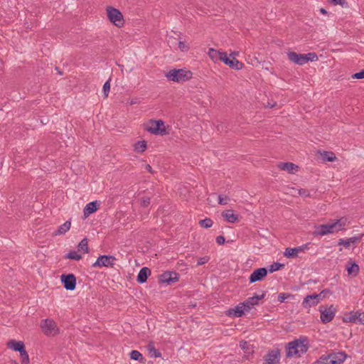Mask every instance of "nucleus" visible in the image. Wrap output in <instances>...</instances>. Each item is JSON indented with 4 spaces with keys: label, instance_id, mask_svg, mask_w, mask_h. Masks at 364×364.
<instances>
[{
    "label": "nucleus",
    "instance_id": "9",
    "mask_svg": "<svg viewBox=\"0 0 364 364\" xmlns=\"http://www.w3.org/2000/svg\"><path fill=\"white\" fill-rule=\"evenodd\" d=\"M115 257L112 255H100L98 257L95 263L92 264V267H113L114 265Z\"/></svg>",
    "mask_w": 364,
    "mask_h": 364
},
{
    "label": "nucleus",
    "instance_id": "47",
    "mask_svg": "<svg viewBox=\"0 0 364 364\" xmlns=\"http://www.w3.org/2000/svg\"><path fill=\"white\" fill-rule=\"evenodd\" d=\"M267 358L266 359L268 364H273V350L269 351L267 355Z\"/></svg>",
    "mask_w": 364,
    "mask_h": 364
},
{
    "label": "nucleus",
    "instance_id": "33",
    "mask_svg": "<svg viewBox=\"0 0 364 364\" xmlns=\"http://www.w3.org/2000/svg\"><path fill=\"white\" fill-rule=\"evenodd\" d=\"M78 249L83 251L85 253L89 252L88 242L87 238L82 239L77 245Z\"/></svg>",
    "mask_w": 364,
    "mask_h": 364
},
{
    "label": "nucleus",
    "instance_id": "7",
    "mask_svg": "<svg viewBox=\"0 0 364 364\" xmlns=\"http://www.w3.org/2000/svg\"><path fill=\"white\" fill-rule=\"evenodd\" d=\"M319 311L321 313V320L323 323H327L331 321L336 314V309L333 305H331L329 307L321 306L319 307Z\"/></svg>",
    "mask_w": 364,
    "mask_h": 364
},
{
    "label": "nucleus",
    "instance_id": "30",
    "mask_svg": "<svg viewBox=\"0 0 364 364\" xmlns=\"http://www.w3.org/2000/svg\"><path fill=\"white\" fill-rule=\"evenodd\" d=\"M358 314V311H351L349 313L348 315L346 316L343 318L344 322H350V323H358V318L357 314Z\"/></svg>",
    "mask_w": 364,
    "mask_h": 364
},
{
    "label": "nucleus",
    "instance_id": "55",
    "mask_svg": "<svg viewBox=\"0 0 364 364\" xmlns=\"http://www.w3.org/2000/svg\"><path fill=\"white\" fill-rule=\"evenodd\" d=\"M145 169L151 173H154V171L152 170V168L149 164L145 165Z\"/></svg>",
    "mask_w": 364,
    "mask_h": 364
},
{
    "label": "nucleus",
    "instance_id": "54",
    "mask_svg": "<svg viewBox=\"0 0 364 364\" xmlns=\"http://www.w3.org/2000/svg\"><path fill=\"white\" fill-rule=\"evenodd\" d=\"M257 271H259V272H264V277H265L268 273V271H267V268H264V267H261V268H258V269H256Z\"/></svg>",
    "mask_w": 364,
    "mask_h": 364
},
{
    "label": "nucleus",
    "instance_id": "31",
    "mask_svg": "<svg viewBox=\"0 0 364 364\" xmlns=\"http://www.w3.org/2000/svg\"><path fill=\"white\" fill-rule=\"evenodd\" d=\"M129 355H130V358L132 360H137L141 363H144V357L139 351L133 350L130 352Z\"/></svg>",
    "mask_w": 364,
    "mask_h": 364
},
{
    "label": "nucleus",
    "instance_id": "11",
    "mask_svg": "<svg viewBox=\"0 0 364 364\" xmlns=\"http://www.w3.org/2000/svg\"><path fill=\"white\" fill-rule=\"evenodd\" d=\"M61 282L66 290L73 291L76 287V277L73 274H62Z\"/></svg>",
    "mask_w": 364,
    "mask_h": 364
},
{
    "label": "nucleus",
    "instance_id": "3",
    "mask_svg": "<svg viewBox=\"0 0 364 364\" xmlns=\"http://www.w3.org/2000/svg\"><path fill=\"white\" fill-rule=\"evenodd\" d=\"M192 73L186 69H173L166 73L165 76L170 81L183 83L192 77Z\"/></svg>",
    "mask_w": 364,
    "mask_h": 364
},
{
    "label": "nucleus",
    "instance_id": "24",
    "mask_svg": "<svg viewBox=\"0 0 364 364\" xmlns=\"http://www.w3.org/2000/svg\"><path fill=\"white\" fill-rule=\"evenodd\" d=\"M225 52L217 50L214 48H209L208 55L214 61H221Z\"/></svg>",
    "mask_w": 364,
    "mask_h": 364
},
{
    "label": "nucleus",
    "instance_id": "58",
    "mask_svg": "<svg viewBox=\"0 0 364 364\" xmlns=\"http://www.w3.org/2000/svg\"><path fill=\"white\" fill-rule=\"evenodd\" d=\"M273 269H274L273 264H272L269 265L267 271H268L269 273H273Z\"/></svg>",
    "mask_w": 364,
    "mask_h": 364
},
{
    "label": "nucleus",
    "instance_id": "26",
    "mask_svg": "<svg viewBox=\"0 0 364 364\" xmlns=\"http://www.w3.org/2000/svg\"><path fill=\"white\" fill-rule=\"evenodd\" d=\"M264 272H259V271L255 269L249 277L250 282L254 283L258 281H261L264 278Z\"/></svg>",
    "mask_w": 364,
    "mask_h": 364
},
{
    "label": "nucleus",
    "instance_id": "42",
    "mask_svg": "<svg viewBox=\"0 0 364 364\" xmlns=\"http://www.w3.org/2000/svg\"><path fill=\"white\" fill-rule=\"evenodd\" d=\"M305 55H307L306 56V58H307V63L309 61H314L318 59L317 55L314 53H309L307 54H305Z\"/></svg>",
    "mask_w": 364,
    "mask_h": 364
},
{
    "label": "nucleus",
    "instance_id": "36",
    "mask_svg": "<svg viewBox=\"0 0 364 364\" xmlns=\"http://www.w3.org/2000/svg\"><path fill=\"white\" fill-rule=\"evenodd\" d=\"M109 90H110V79H109L108 80H107L105 82L103 87H102V91H103L104 96L105 98L108 97Z\"/></svg>",
    "mask_w": 364,
    "mask_h": 364
},
{
    "label": "nucleus",
    "instance_id": "56",
    "mask_svg": "<svg viewBox=\"0 0 364 364\" xmlns=\"http://www.w3.org/2000/svg\"><path fill=\"white\" fill-rule=\"evenodd\" d=\"M279 354H280L279 350H274V363H276V359L279 355Z\"/></svg>",
    "mask_w": 364,
    "mask_h": 364
},
{
    "label": "nucleus",
    "instance_id": "46",
    "mask_svg": "<svg viewBox=\"0 0 364 364\" xmlns=\"http://www.w3.org/2000/svg\"><path fill=\"white\" fill-rule=\"evenodd\" d=\"M353 79H363L364 78V70L360 72L356 73L352 75Z\"/></svg>",
    "mask_w": 364,
    "mask_h": 364
},
{
    "label": "nucleus",
    "instance_id": "12",
    "mask_svg": "<svg viewBox=\"0 0 364 364\" xmlns=\"http://www.w3.org/2000/svg\"><path fill=\"white\" fill-rule=\"evenodd\" d=\"M232 54L228 56L227 53H225L222 58L221 62H223L226 65H228L230 68L239 70L243 67V63L237 60L235 57H232Z\"/></svg>",
    "mask_w": 364,
    "mask_h": 364
},
{
    "label": "nucleus",
    "instance_id": "4",
    "mask_svg": "<svg viewBox=\"0 0 364 364\" xmlns=\"http://www.w3.org/2000/svg\"><path fill=\"white\" fill-rule=\"evenodd\" d=\"M108 19L116 26L120 28L124 23V18L121 11L112 6H107V8Z\"/></svg>",
    "mask_w": 364,
    "mask_h": 364
},
{
    "label": "nucleus",
    "instance_id": "59",
    "mask_svg": "<svg viewBox=\"0 0 364 364\" xmlns=\"http://www.w3.org/2000/svg\"><path fill=\"white\" fill-rule=\"evenodd\" d=\"M320 11H321L322 14H326V11L324 9H321Z\"/></svg>",
    "mask_w": 364,
    "mask_h": 364
},
{
    "label": "nucleus",
    "instance_id": "50",
    "mask_svg": "<svg viewBox=\"0 0 364 364\" xmlns=\"http://www.w3.org/2000/svg\"><path fill=\"white\" fill-rule=\"evenodd\" d=\"M338 245H343L346 247H348L350 246V242L348 239L347 240L340 239L338 240Z\"/></svg>",
    "mask_w": 364,
    "mask_h": 364
},
{
    "label": "nucleus",
    "instance_id": "14",
    "mask_svg": "<svg viewBox=\"0 0 364 364\" xmlns=\"http://www.w3.org/2000/svg\"><path fill=\"white\" fill-rule=\"evenodd\" d=\"M100 205V202L97 200L92 201L87 203L83 209V214L85 218H87L96 212L98 210Z\"/></svg>",
    "mask_w": 364,
    "mask_h": 364
},
{
    "label": "nucleus",
    "instance_id": "2",
    "mask_svg": "<svg viewBox=\"0 0 364 364\" xmlns=\"http://www.w3.org/2000/svg\"><path fill=\"white\" fill-rule=\"evenodd\" d=\"M347 224V218H341L338 220H333L326 224L318 225L316 228V233L319 235H325L333 233L345 228Z\"/></svg>",
    "mask_w": 364,
    "mask_h": 364
},
{
    "label": "nucleus",
    "instance_id": "51",
    "mask_svg": "<svg viewBox=\"0 0 364 364\" xmlns=\"http://www.w3.org/2000/svg\"><path fill=\"white\" fill-rule=\"evenodd\" d=\"M299 193L300 196H310L309 191L306 189L299 190Z\"/></svg>",
    "mask_w": 364,
    "mask_h": 364
},
{
    "label": "nucleus",
    "instance_id": "49",
    "mask_svg": "<svg viewBox=\"0 0 364 364\" xmlns=\"http://www.w3.org/2000/svg\"><path fill=\"white\" fill-rule=\"evenodd\" d=\"M215 240L219 245H224L225 242V239L223 235L217 236Z\"/></svg>",
    "mask_w": 364,
    "mask_h": 364
},
{
    "label": "nucleus",
    "instance_id": "37",
    "mask_svg": "<svg viewBox=\"0 0 364 364\" xmlns=\"http://www.w3.org/2000/svg\"><path fill=\"white\" fill-rule=\"evenodd\" d=\"M20 356L21 358V364L30 363L29 356L26 350L20 353Z\"/></svg>",
    "mask_w": 364,
    "mask_h": 364
},
{
    "label": "nucleus",
    "instance_id": "43",
    "mask_svg": "<svg viewBox=\"0 0 364 364\" xmlns=\"http://www.w3.org/2000/svg\"><path fill=\"white\" fill-rule=\"evenodd\" d=\"M178 48L181 51H188L189 50V46L185 42L179 41L178 42Z\"/></svg>",
    "mask_w": 364,
    "mask_h": 364
},
{
    "label": "nucleus",
    "instance_id": "1",
    "mask_svg": "<svg viewBox=\"0 0 364 364\" xmlns=\"http://www.w3.org/2000/svg\"><path fill=\"white\" fill-rule=\"evenodd\" d=\"M309 349V341L306 337H300L288 343L287 348V357H300L307 352Z\"/></svg>",
    "mask_w": 364,
    "mask_h": 364
},
{
    "label": "nucleus",
    "instance_id": "53",
    "mask_svg": "<svg viewBox=\"0 0 364 364\" xmlns=\"http://www.w3.org/2000/svg\"><path fill=\"white\" fill-rule=\"evenodd\" d=\"M274 272L279 270L282 267H284L283 264H280L279 262H274Z\"/></svg>",
    "mask_w": 364,
    "mask_h": 364
},
{
    "label": "nucleus",
    "instance_id": "34",
    "mask_svg": "<svg viewBox=\"0 0 364 364\" xmlns=\"http://www.w3.org/2000/svg\"><path fill=\"white\" fill-rule=\"evenodd\" d=\"M198 224L204 228H209L213 226V222L210 218H205L203 220H200Z\"/></svg>",
    "mask_w": 364,
    "mask_h": 364
},
{
    "label": "nucleus",
    "instance_id": "38",
    "mask_svg": "<svg viewBox=\"0 0 364 364\" xmlns=\"http://www.w3.org/2000/svg\"><path fill=\"white\" fill-rule=\"evenodd\" d=\"M330 361L331 360L328 355H323L318 360H316L314 364H332Z\"/></svg>",
    "mask_w": 364,
    "mask_h": 364
},
{
    "label": "nucleus",
    "instance_id": "20",
    "mask_svg": "<svg viewBox=\"0 0 364 364\" xmlns=\"http://www.w3.org/2000/svg\"><path fill=\"white\" fill-rule=\"evenodd\" d=\"M222 217L230 223H234L239 220L238 215L234 213L232 210H224L221 213Z\"/></svg>",
    "mask_w": 364,
    "mask_h": 364
},
{
    "label": "nucleus",
    "instance_id": "40",
    "mask_svg": "<svg viewBox=\"0 0 364 364\" xmlns=\"http://www.w3.org/2000/svg\"><path fill=\"white\" fill-rule=\"evenodd\" d=\"M151 202V198L148 196H144L140 199V205L141 207H147Z\"/></svg>",
    "mask_w": 364,
    "mask_h": 364
},
{
    "label": "nucleus",
    "instance_id": "15",
    "mask_svg": "<svg viewBox=\"0 0 364 364\" xmlns=\"http://www.w3.org/2000/svg\"><path fill=\"white\" fill-rule=\"evenodd\" d=\"M307 247L306 245H302L300 247H296L294 248H286L285 252H284V255L285 257L288 258H294L299 256V254L304 252V249H306Z\"/></svg>",
    "mask_w": 364,
    "mask_h": 364
},
{
    "label": "nucleus",
    "instance_id": "61",
    "mask_svg": "<svg viewBox=\"0 0 364 364\" xmlns=\"http://www.w3.org/2000/svg\"><path fill=\"white\" fill-rule=\"evenodd\" d=\"M13 363H14V364H19V363H17L16 360H14V361H13Z\"/></svg>",
    "mask_w": 364,
    "mask_h": 364
},
{
    "label": "nucleus",
    "instance_id": "8",
    "mask_svg": "<svg viewBox=\"0 0 364 364\" xmlns=\"http://www.w3.org/2000/svg\"><path fill=\"white\" fill-rule=\"evenodd\" d=\"M151 126L146 128V130L153 134L164 136L167 134L164 127V122L161 120H151Z\"/></svg>",
    "mask_w": 364,
    "mask_h": 364
},
{
    "label": "nucleus",
    "instance_id": "22",
    "mask_svg": "<svg viewBox=\"0 0 364 364\" xmlns=\"http://www.w3.org/2000/svg\"><path fill=\"white\" fill-rule=\"evenodd\" d=\"M278 168L281 170L287 171L289 173H294L299 170V166L291 162L279 163Z\"/></svg>",
    "mask_w": 364,
    "mask_h": 364
},
{
    "label": "nucleus",
    "instance_id": "52",
    "mask_svg": "<svg viewBox=\"0 0 364 364\" xmlns=\"http://www.w3.org/2000/svg\"><path fill=\"white\" fill-rule=\"evenodd\" d=\"M331 1L335 4H339L342 6H344L345 4H346V0H331Z\"/></svg>",
    "mask_w": 364,
    "mask_h": 364
},
{
    "label": "nucleus",
    "instance_id": "32",
    "mask_svg": "<svg viewBox=\"0 0 364 364\" xmlns=\"http://www.w3.org/2000/svg\"><path fill=\"white\" fill-rule=\"evenodd\" d=\"M239 346L245 350L247 353H250L253 352L252 346L245 341H241L240 342Z\"/></svg>",
    "mask_w": 364,
    "mask_h": 364
},
{
    "label": "nucleus",
    "instance_id": "25",
    "mask_svg": "<svg viewBox=\"0 0 364 364\" xmlns=\"http://www.w3.org/2000/svg\"><path fill=\"white\" fill-rule=\"evenodd\" d=\"M71 227V223L70 221L65 222L63 225H60L58 230L54 232L55 235H61L65 234Z\"/></svg>",
    "mask_w": 364,
    "mask_h": 364
},
{
    "label": "nucleus",
    "instance_id": "6",
    "mask_svg": "<svg viewBox=\"0 0 364 364\" xmlns=\"http://www.w3.org/2000/svg\"><path fill=\"white\" fill-rule=\"evenodd\" d=\"M41 327L46 336H55L59 332L55 322L51 319L47 318L42 320Z\"/></svg>",
    "mask_w": 364,
    "mask_h": 364
},
{
    "label": "nucleus",
    "instance_id": "18",
    "mask_svg": "<svg viewBox=\"0 0 364 364\" xmlns=\"http://www.w3.org/2000/svg\"><path fill=\"white\" fill-rule=\"evenodd\" d=\"M245 311H246L245 308L242 305L240 304L234 309H230L226 311L225 314L232 318L241 317L244 314Z\"/></svg>",
    "mask_w": 364,
    "mask_h": 364
},
{
    "label": "nucleus",
    "instance_id": "19",
    "mask_svg": "<svg viewBox=\"0 0 364 364\" xmlns=\"http://www.w3.org/2000/svg\"><path fill=\"white\" fill-rule=\"evenodd\" d=\"M328 356L331 360L330 362H331L332 364H341L345 360L346 354L343 352H338L331 353L328 355Z\"/></svg>",
    "mask_w": 364,
    "mask_h": 364
},
{
    "label": "nucleus",
    "instance_id": "45",
    "mask_svg": "<svg viewBox=\"0 0 364 364\" xmlns=\"http://www.w3.org/2000/svg\"><path fill=\"white\" fill-rule=\"evenodd\" d=\"M208 260H209L208 257H200L197 261V265H198V266L203 265V264L207 263L208 262Z\"/></svg>",
    "mask_w": 364,
    "mask_h": 364
},
{
    "label": "nucleus",
    "instance_id": "39",
    "mask_svg": "<svg viewBox=\"0 0 364 364\" xmlns=\"http://www.w3.org/2000/svg\"><path fill=\"white\" fill-rule=\"evenodd\" d=\"M294 295L289 294V293H281L278 296V301L280 303H282L285 301V299L289 298H293Z\"/></svg>",
    "mask_w": 364,
    "mask_h": 364
},
{
    "label": "nucleus",
    "instance_id": "44",
    "mask_svg": "<svg viewBox=\"0 0 364 364\" xmlns=\"http://www.w3.org/2000/svg\"><path fill=\"white\" fill-rule=\"evenodd\" d=\"M228 200L229 198L228 196H225L224 198L220 195L218 196V203L220 205H226Z\"/></svg>",
    "mask_w": 364,
    "mask_h": 364
},
{
    "label": "nucleus",
    "instance_id": "23",
    "mask_svg": "<svg viewBox=\"0 0 364 364\" xmlns=\"http://www.w3.org/2000/svg\"><path fill=\"white\" fill-rule=\"evenodd\" d=\"M348 274L350 276L355 277L359 273V266L351 259H350L346 264Z\"/></svg>",
    "mask_w": 364,
    "mask_h": 364
},
{
    "label": "nucleus",
    "instance_id": "17",
    "mask_svg": "<svg viewBox=\"0 0 364 364\" xmlns=\"http://www.w3.org/2000/svg\"><path fill=\"white\" fill-rule=\"evenodd\" d=\"M6 346L9 348L18 352L19 354L26 350L23 342L20 341H16L15 340H10L7 342Z\"/></svg>",
    "mask_w": 364,
    "mask_h": 364
},
{
    "label": "nucleus",
    "instance_id": "5",
    "mask_svg": "<svg viewBox=\"0 0 364 364\" xmlns=\"http://www.w3.org/2000/svg\"><path fill=\"white\" fill-rule=\"evenodd\" d=\"M328 292V290L324 289L320 294L307 295L302 302L303 307L310 309L311 306L317 305L325 297V294Z\"/></svg>",
    "mask_w": 364,
    "mask_h": 364
},
{
    "label": "nucleus",
    "instance_id": "21",
    "mask_svg": "<svg viewBox=\"0 0 364 364\" xmlns=\"http://www.w3.org/2000/svg\"><path fill=\"white\" fill-rule=\"evenodd\" d=\"M151 274V270L148 267H143L139 270L136 277V281L139 284H144L146 282L149 276Z\"/></svg>",
    "mask_w": 364,
    "mask_h": 364
},
{
    "label": "nucleus",
    "instance_id": "16",
    "mask_svg": "<svg viewBox=\"0 0 364 364\" xmlns=\"http://www.w3.org/2000/svg\"><path fill=\"white\" fill-rule=\"evenodd\" d=\"M264 297V294H262V295H255L252 297L248 298L246 301H245L243 303L240 304L242 305L246 311H250V309L254 306L258 304V301L263 299Z\"/></svg>",
    "mask_w": 364,
    "mask_h": 364
},
{
    "label": "nucleus",
    "instance_id": "35",
    "mask_svg": "<svg viewBox=\"0 0 364 364\" xmlns=\"http://www.w3.org/2000/svg\"><path fill=\"white\" fill-rule=\"evenodd\" d=\"M65 258L78 261L82 258V256L75 251H70L65 255Z\"/></svg>",
    "mask_w": 364,
    "mask_h": 364
},
{
    "label": "nucleus",
    "instance_id": "57",
    "mask_svg": "<svg viewBox=\"0 0 364 364\" xmlns=\"http://www.w3.org/2000/svg\"><path fill=\"white\" fill-rule=\"evenodd\" d=\"M138 102V99L137 98H135V99H132L130 102H129V105H133L134 104H136Z\"/></svg>",
    "mask_w": 364,
    "mask_h": 364
},
{
    "label": "nucleus",
    "instance_id": "13",
    "mask_svg": "<svg viewBox=\"0 0 364 364\" xmlns=\"http://www.w3.org/2000/svg\"><path fill=\"white\" fill-rule=\"evenodd\" d=\"M288 58L290 61L297 64V65H304L307 63V58L305 54H300L296 52H289L287 53Z\"/></svg>",
    "mask_w": 364,
    "mask_h": 364
},
{
    "label": "nucleus",
    "instance_id": "48",
    "mask_svg": "<svg viewBox=\"0 0 364 364\" xmlns=\"http://www.w3.org/2000/svg\"><path fill=\"white\" fill-rule=\"evenodd\" d=\"M358 323L363 324L364 325V312H360L358 311V314H357Z\"/></svg>",
    "mask_w": 364,
    "mask_h": 364
},
{
    "label": "nucleus",
    "instance_id": "10",
    "mask_svg": "<svg viewBox=\"0 0 364 364\" xmlns=\"http://www.w3.org/2000/svg\"><path fill=\"white\" fill-rule=\"evenodd\" d=\"M179 279V274L176 272L166 271L159 277V282L160 284H166L171 285Z\"/></svg>",
    "mask_w": 364,
    "mask_h": 364
},
{
    "label": "nucleus",
    "instance_id": "28",
    "mask_svg": "<svg viewBox=\"0 0 364 364\" xmlns=\"http://www.w3.org/2000/svg\"><path fill=\"white\" fill-rule=\"evenodd\" d=\"M147 147L146 141H139L134 144V151L138 153H143Z\"/></svg>",
    "mask_w": 364,
    "mask_h": 364
},
{
    "label": "nucleus",
    "instance_id": "29",
    "mask_svg": "<svg viewBox=\"0 0 364 364\" xmlns=\"http://www.w3.org/2000/svg\"><path fill=\"white\" fill-rule=\"evenodd\" d=\"M323 161H334L336 159V156L333 152L331 151H323L321 154Z\"/></svg>",
    "mask_w": 364,
    "mask_h": 364
},
{
    "label": "nucleus",
    "instance_id": "41",
    "mask_svg": "<svg viewBox=\"0 0 364 364\" xmlns=\"http://www.w3.org/2000/svg\"><path fill=\"white\" fill-rule=\"evenodd\" d=\"M363 237V235H360L358 236H355V237H350L348 240L349 242H350V245L352 243V244H357L358 243L361 239Z\"/></svg>",
    "mask_w": 364,
    "mask_h": 364
},
{
    "label": "nucleus",
    "instance_id": "60",
    "mask_svg": "<svg viewBox=\"0 0 364 364\" xmlns=\"http://www.w3.org/2000/svg\"><path fill=\"white\" fill-rule=\"evenodd\" d=\"M55 69L58 71V73H59V74H60V75H62V73L60 72V70H59V68H56Z\"/></svg>",
    "mask_w": 364,
    "mask_h": 364
},
{
    "label": "nucleus",
    "instance_id": "27",
    "mask_svg": "<svg viewBox=\"0 0 364 364\" xmlns=\"http://www.w3.org/2000/svg\"><path fill=\"white\" fill-rule=\"evenodd\" d=\"M147 349L151 358H160L161 356V353L155 348L153 343H149L147 346Z\"/></svg>",
    "mask_w": 364,
    "mask_h": 364
}]
</instances>
